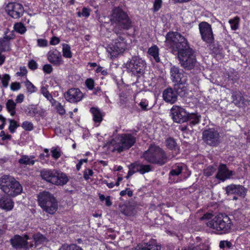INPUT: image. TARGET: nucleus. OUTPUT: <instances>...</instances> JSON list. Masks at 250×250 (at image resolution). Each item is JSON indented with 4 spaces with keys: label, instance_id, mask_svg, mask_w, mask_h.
I'll use <instances>...</instances> for the list:
<instances>
[{
    "label": "nucleus",
    "instance_id": "f257e3e1",
    "mask_svg": "<svg viewBox=\"0 0 250 250\" xmlns=\"http://www.w3.org/2000/svg\"><path fill=\"white\" fill-rule=\"evenodd\" d=\"M166 42L173 51L177 52L179 63L186 70L196 69L199 63L197 61L194 51L190 48L186 38L178 32L168 33Z\"/></svg>",
    "mask_w": 250,
    "mask_h": 250
},
{
    "label": "nucleus",
    "instance_id": "f03ea898",
    "mask_svg": "<svg viewBox=\"0 0 250 250\" xmlns=\"http://www.w3.org/2000/svg\"><path fill=\"white\" fill-rule=\"evenodd\" d=\"M110 21L114 26L113 32L117 35L120 34L114 41L112 47L108 49L111 56L116 57L123 53L126 47V42L123 34H121L123 30H128L132 26L131 21L127 14L119 7L114 8L111 15Z\"/></svg>",
    "mask_w": 250,
    "mask_h": 250
},
{
    "label": "nucleus",
    "instance_id": "7ed1b4c3",
    "mask_svg": "<svg viewBox=\"0 0 250 250\" xmlns=\"http://www.w3.org/2000/svg\"><path fill=\"white\" fill-rule=\"evenodd\" d=\"M211 213H206L201 218L202 220H207V226L219 233H227L231 229V221L230 218L225 214H219L211 219Z\"/></svg>",
    "mask_w": 250,
    "mask_h": 250
},
{
    "label": "nucleus",
    "instance_id": "20e7f679",
    "mask_svg": "<svg viewBox=\"0 0 250 250\" xmlns=\"http://www.w3.org/2000/svg\"><path fill=\"white\" fill-rule=\"evenodd\" d=\"M0 189L7 195L15 197L21 193L22 188L13 177L5 175L0 179Z\"/></svg>",
    "mask_w": 250,
    "mask_h": 250
},
{
    "label": "nucleus",
    "instance_id": "39448f33",
    "mask_svg": "<svg viewBox=\"0 0 250 250\" xmlns=\"http://www.w3.org/2000/svg\"><path fill=\"white\" fill-rule=\"evenodd\" d=\"M39 204L42 210L50 214H54L58 209V202L53 194L44 191L38 195Z\"/></svg>",
    "mask_w": 250,
    "mask_h": 250
},
{
    "label": "nucleus",
    "instance_id": "423d86ee",
    "mask_svg": "<svg viewBox=\"0 0 250 250\" xmlns=\"http://www.w3.org/2000/svg\"><path fill=\"white\" fill-rule=\"evenodd\" d=\"M41 176L42 179L57 185H64L68 181L65 174L54 170L43 169L41 171Z\"/></svg>",
    "mask_w": 250,
    "mask_h": 250
},
{
    "label": "nucleus",
    "instance_id": "0eeeda50",
    "mask_svg": "<svg viewBox=\"0 0 250 250\" xmlns=\"http://www.w3.org/2000/svg\"><path fill=\"white\" fill-rule=\"evenodd\" d=\"M114 142V150L121 152L130 148L135 143L136 138L131 134H125L119 136Z\"/></svg>",
    "mask_w": 250,
    "mask_h": 250
},
{
    "label": "nucleus",
    "instance_id": "6e6552de",
    "mask_svg": "<svg viewBox=\"0 0 250 250\" xmlns=\"http://www.w3.org/2000/svg\"><path fill=\"white\" fill-rule=\"evenodd\" d=\"M202 134L203 140L210 146H216L221 143V136L218 130L214 128L204 130Z\"/></svg>",
    "mask_w": 250,
    "mask_h": 250
},
{
    "label": "nucleus",
    "instance_id": "1a4fd4ad",
    "mask_svg": "<svg viewBox=\"0 0 250 250\" xmlns=\"http://www.w3.org/2000/svg\"><path fill=\"white\" fill-rule=\"evenodd\" d=\"M145 65V62L137 56L133 57L130 61L125 64V67L127 71L132 72L134 74L143 73Z\"/></svg>",
    "mask_w": 250,
    "mask_h": 250
},
{
    "label": "nucleus",
    "instance_id": "9d476101",
    "mask_svg": "<svg viewBox=\"0 0 250 250\" xmlns=\"http://www.w3.org/2000/svg\"><path fill=\"white\" fill-rule=\"evenodd\" d=\"M199 29L203 41L208 43L213 42L214 36L210 24L205 21L201 22L199 24Z\"/></svg>",
    "mask_w": 250,
    "mask_h": 250
},
{
    "label": "nucleus",
    "instance_id": "9b49d317",
    "mask_svg": "<svg viewBox=\"0 0 250 250\" xmlns=\"http://www.w3.org/2000/svg\"><path fill=\"white\" fill-rule=\"evenodd\" d=\"M173 121L175 122L182 123L188 120V114L180 106L173 105L171 109Z\"/></svg>",
    "mask_w": 250,
    "mask_h": 250
},
{
    "label": "nucleus",
    "instance_id": "f8f14e48",
    "mask_svg": "<svg viewBox=\"0 0 250 250\" xmlns=\"http://www.w3.org/2000/svg\"><path fill=\"white\" fill-rule=\"evenodd\" d=\"M8 14L14 19H18L22 16L24 8L21 4L16 2L9 3L6 7Z\"/></svg>",
    "mask_w": 250,
    "mask_h": 250
},
{
    "label": "nucleus",
    "instance_id": "ddd939ff",
    "mask_svg": "<svg viewBox=\"0 0 250 250\" xmlns=\"http://www.w3.org/2000/svg\"><path fill=\"white\" fill-rule=\"evenodd\" d=\"M170 73L172 80L180 84H185L188 81L187 74L178 67L172 66L170 69Z\"/></svg>",
    "mask_w": 250,
    "mask_h": 250
},
{
    "label": "nucleus",
    "instance_id": "4468645a",
    "mask_svg": "<svg viewBox=\"0 0 250 250\" xmlns=\"http://www.w3.org/2000/svg\"><path fill=\"white\" fill-rule=\"evenodd\" d=\"M29 239V237L27 234H24L23 236L16 235L10 239V243L12 247L16 249L23 248L27 250H29L27 241Z\"/></svg>",
    "mask_w": 250,
    "mask_h": 250
},
{
    "label": "nucleus",
    "instance_id": "2eb2a0df",
    "mask_svg": "<svg viewBox=\"0 0 250 250\" xmlns=\"http://www.w3.org/2000/svg\"><path fill=\"white\" fill-rule=\"evenodd\" d=\"M129 169L128 174L131 176L134 173L137 172H139L141 174L148 172L152 170L153 167L150 165H143L135 162L131 164L129 166Z\"/></svg>",
    "mask_w": 250,
    "mask_h": 250
},
{
    "label": "nucleus",
    "instance_id": "dca6fc26",
    "mask_svg": "<svg viewBox=\"0 0 250 250\" xmlns=\"http://www.w3.org/2000/svg\"><path fill=\"white\" fill-rule=\"evenodd\" d=\"M83 97L82 92L78 88H71L65 94L66 100L74 103L80 101Z\"/></svg>",
    "mask_w": 250,
    "mask_h": 250
},
{
    "label": "nucleus",
    "instance_id": "f3484780",
    "mask_svg": "<svg viewBox=\"0 0 250 250\" xmlns=\"http://www.w3.org/2000/svg\"><path fill=\"white\" fill-rule=\"evenodd\" d=\"M232 103L238 106L246 105L249 103L247 96L238 91L232 92Z\"/></svg>",
    "mask_w": 250,
    "mask_h": 250
},
{
    "label": "nucleus",
    "instance_id": "a211bd4d",
    "mask_svg": "<svg viewBox=\"0 0 250 250\" xmlns=\"http://www.w3.org/2000/svg\"><path fill=\"white\" fill-rule=\"evenodd\" d=\"M233 174V171L229 170L225 164H221L219 167L216 178L222 181L229 179Z\"/></svg>",
    "mask_w": 250,
    "mask_h": 250
},
{
    "label": "nucleus",
    "instance_id": "6ab92c4d",
    "mask_svg": "<svg viewBox=\"0 0 250 250\" xmlns=\"http://www.w3.org/2000/svg\"><path fill=\"white\" fill-rule=\"evenodd\" d=\"M142 157L147 162L155 163L156 162V146L155 145H151L148 149L144 153Z\"/></svg>",
    "mask_w": 250,
    "mask_h": 250
},
{
    "label": "nucleus",
    "instance_id": "aec40b11",
    "mask_svg": "<svg viewBox=\"0 0 250 250\" xmlns=\"http://www.w3.org/2000/svg\"><path fill=\"white\" fill-rule=\"evenodd\" d=\"M228 194H236L240 196H244L246 194V190L242 186L231 185L226 188Z\"/></svg>",
    "mask_w": 250,
    "mask_h": 250
},
{
    "label": "nucleus",
    "instance_id": "412c9836",
    "mask_svg": "<svg viewBox=\"0 0 250 250\" xmlns=\"http://www.w3.org/2000/svg\"><path fill=\"white\" fill-rule=\"evenodd\" d=\"M48 61L54 65H59L62 62L61 53L57 50H50L48 53Z\"/></svg>",
    "mask_w": 250,
    "mask_h": 250
},
{
    "label": "nucleus",
    "instance_id": "4be33fe9",
    "mask_svg": "<svg viewBox=\"0 0 250 250\" xmlns=\"http://www.w3.org/2000/svg\"><path fill=\"white\" fill-rule=\"evenodd\" d=\"M14 207V202L8 196L0 194V208L6 210H11Z\"/></svg>",
    "mask_w": 250,
    "mask_h": 250
},
{
    "label": "nucleus",
    "instance_id": "5701e85b",
    "mask_svg": "<svg viewBox=\"0 0 250 250\" xmlns=\"http://www.w3.org/2000/svg\"><path fill=\"white\" fill-rule=\"evenodd\" d=\"M164 100L167 103L173 104L177 100V93L171 88H167L163 93Z\"/></svg>",
    "mask_w": 250,
    "mask_h": 250
},
{
    "label": "nucleus",
    "instance_id": "b1692460",
    "mask_svg": "<svg viewBox=\"0 0 250 250\" xmlns=\"http://www.w3.org/2000/svg\"><path fill=\"white\" fill-rule=\"evenodd\" d=\"M11 39V37L7 35L0 38V53L10 50V41Z\"/></svg>",
    "mask_w": 250,
    "mask_h": 250
},
{
    "label": "nucleus",
    "instance_id": "393cba45",
    "mask_svg": "<svg viewBox=\"0 0 250 250\" xmlns=\"http://www.w3.org/2000/svg\"><path fill=\"white\" fill-rule=\"evenodd\" d=\"M32 238L34 239L35 244H34L32 243H30V248H32L34 246L36 247L38 245H41L44 242L47 241V238L40 232L34 234L32 235Z\"/></svg>",
    "mask_w": 250,
    "mask_h": 250
},
{
    "label": "nucleus",
    "instance_id": "a878e982",
    "mask_svg": "<svg viewBox=\"0 0 250 250\" xmlns=\"http://www.w3.org/2000/svg\"><path fill=\"white\" fill-rule=\"evenodd\" d=\"M167 161V157L165 151L157 146V165H163Z\"/></svg>",
    "mask_w": 250,
    "mask_h": 250
},
{
    "label": "nucleus",
    "instance_id": "bb28decb",
    "mask_svg": "<svg viewBox=\"0 0 250 250\" xmlns=\"http://www.w3.org/2000/svg\"><path fill=\"white\" fill-rule=\"evenodd\" d=\"M34 158L35 157L33 155H22L19 160L18 162L21 165H33L35 164V161L33 160Z\"/></svg>",
    "mask_w": 250,
    "mask_h": 250
},
{
    "label": "nucleus",
    "instance_id": "cd10ccee",
    "mask_svg": "<svg viewBox=\"0 0 250 250\" xmlns=\"http://www.w3.org/2000/svg\"><path fill=\"white\" fill-rule=\"evenodd\" d=\"M184 164L182 163L176 164L173 166L171 170L170 171L169 175L170 176L179 175L183 169Z\"/></svg>",
    "mask_w": 250,
    "mask_h": 250
},
{
    "label": "nucleus",
    "instance_id": "c85d7f7f",
    "mask_svg": "<svg viewBox=\"0 0 250 250\" xmlns=\"http://www.w3.org/2000/svg\"><path fill=\"white\" fill-rule=\"evenodd\" d=\"M90 111L93 114V120L95 122L100 123L103 120V115L100 109L97 107H92Z\"/></svg>",
    "mask_w": 250,
    "mask_h": 250
},
{
    "label": "nucleus",
    "instance_id": "c756f323",
    "mask_svg": "<svg viewBox=\"0 0 250 250\" xmlns=\"http://www.w3.org/2000/svg\"><path fill=\"white\" fill-rule=\"evenodd\" d=\"M16 103L12 99L8 100L6 104V108L12 116H14L16 113Z\"/></svg>",
    "mask_w": 250,
    "mask_h": 250
},
{
    "label": "nucleus",
    "instance_id": "7c9ffc66",
    "mask_svg": "<svg viewBox=\"0 0 250 250\" xmlns=\"http://www.w3.org/2000/svg\"><path fill=\"white\" fill-rule=\"evenodd\" d=\"M166 145L168 148L171 150L175 149L177 143L174 139L172 137H168L165 141Z\"/></svg>",
    "mask_w": 250,
    "mask_h": 250
},
{
    "label": "nucleus",
    "instance_id": "2f4dec72",
    "mask_svg": "<svg viewBox=\"0 0 250 250\" xmlns=\"http://www.w3.org/2000/svg\"><path fill=\"white\" fill-rule=\"evenodd\" d=\"M201 116L197 114H188V120L190 123L196 125L199 123Z\"/></svg>",
    "mask_w": 250,
    "mask_h": 250
},
{
    "label": "nucleus",
    "instance_id": "473e14b6",
    "mask_svg": "<svg viewBox=\"0 0 250 250\" xmlns=\"http://www.w3.org/2000/svg\"><path fill=\"white\" fill-rule=\"evenodd\" d=\"M239 21L240 18L238 17L230 19L229 22L230 24L231 29L233 30H237L239 27Z\"/></svg>",
    "mask_w": 250,
    "mask_h": 250
},
{
    "label": "nucleus",
    "instance_id": "72a5a7b5",
    "mask_svg": "<svg viewBox=\"0 0 250 250\" xmlns=\"http://www.w3.org/2000/svg\"><path fill=\"white\" fill-rule=\"evenodd\" d=\"M62 53L64 57L68 58L72 57L70 46L68 44L65 43L62 44Z\"/></svg>",
    "mask_w": 250,
    "mask_h": 250
},
{
    "label": "nucleus",
    "instance_id": "f704fd0d",
    "mask_svg": "<svg viewBox=\"0 0 250 250\" xmlns=\"http://www.w3.org/2000/svg\"><path fill=\"white\" fill-rule=\"evenodd\" d=\"M14 30L21 34H24L26 31V28L24 24L21 22H18L14 24Z\"/></svg>",
    "mask_w": 250,
    "mask_h": 250
},
{
    "label": "nucleus",
    "instance_id": "c9c22d12",
    "mask_svg": "<svg viewBox=\"0 0 250 250\" xmlns=\"http://www.w3.org/2000/svg\"><path fill=\"white\" fill-rule=\"evenodd\" d=\"M156 246L155 245H152L147 244L143 246L138 245L135 249V250H156Z\"/></svg>",
    "mask_w": 250,
    "mask_h": 250
},
{
    "label": "nucleus",
    "instance_id": "e433bc0d",
    "mask_svg": "<svg viewBox=\"0 0 250 250\" xmlns=\"http://www.w3.org/2000/svg\"><path fill=\"white\" fill-rule=\"evenodd\" d=\"M59 250H82L81 248H80L78 246L71 244L70 245H63Z\"/></svg>",
    "mask_w": 250,
    "mask_h": 250
},
{
    "label": "nucleus",
    "instance_id": "4c0bfd02",
    "mask_svg": "<svg viewBox=\"0 0 250 250\" xmlns=\"http://www.w3.org/2000/svg\"><path fill=\"white\" fill-rule=\"evenodd\" d=\"M25 85L28 92L32 93L36 91V87L28 80L25 82Z\"/></svg>",
    "mask_w": 250,
    "mask_h": 250
},
{
    "label": "nucleus",
    "instance_id": "58836bf2",
    "mask_svg": "<svg viewBox=\"0 0 250 250\" xmlns=\"http://www.w3.org/2000/svg\"><path fill=\"white\" fill-rule=\"evenodd\" d=\"M10 79V76L9 74H5L1 78V83L4 87H7L8 85V82Z\"/></svg>",
    "mask_w": 250,
    "mask_h": 250
},
{
    "label": "nucleus",
    "instance_id": "ea45409f",
    "mask_svg": "<svg viewBox=\"0 0 250 250\" xmlns=\"http://www.w3.org/2000/svg\"><path fill=\"white\" fill-rule=\"evenodd\" d=\"M148 54L153 57L156 61V45H154L150 47L148 50Z\"/></svg>",
    "mask_w": 250,
    "mask_h": 250
},
{
    "label": "nucleus",
    "instance_id": "a19ab883",
    "mask_svg": "<svg viewBox=\"0 0 250 250\" xmlns=\"http://www.w3.org/2000/svg\"><path fill=\"white\" fill-rule=\"evenodd\" d=\"M10 125L9 126V129L11 133H14L15 129L18 126L17 122L13 120H10Z\"/></svg>",
    "mask_w": 250,
    "mask_h": 250
},
{
    "label": "nucleus",
    "instance_id": "79ce46f5",
    "mask_svg": "<svg viewBox=\"0 0 250 250\" xmlns=\"http://www.w3.org/2000/svg\"><path fill=\"white\" fill-rule=\"evenodd\" d=\"M22 127L26 130L30 131L33 129V125L32 123L25 121L22 124Z\"/></svg>",
    "mask_w": 250,
    "mask_h": 250
},
{
    "label": "nucleus",
    "instance_id": "37998d69",
    "mask_svg": "<svg viewBox=\"0 0 250 250\" xmlns=\"http://www.w3.org/2000/svg\"><path fill=\"white\" fill-rule=\"evenodd\" d=\"M231 246V243L228 241H221L219 243V247L222 249L225 248H230Z\"/></svg>",
    "mask_w": 250,
    "mask_h": 250
},
{
    "label": "nucleus",
    "instance_id": "c03bdc74",
    "mask_svg": "<svg viewBox=\"0 0 250 250\" xmlns=\"http://www.w3.org/2000/svg\"><path fill=\"white\" fill-rule=\"evenodd\" d=\"M215 171V168L214 167H209L205 170L204 174L207 176H209L212 175L214 173Z\"/></svg>",
    "mask_w": 250,
    "mask_h": 250
},
{
    "label": "nucleus",
    "instance_id": "a18cd8bd",
    "mask_svg": "<svg viewBox=\"0 0 250 250\" xmlns=\"http://www.w3.org/2000/svg\"><path fill=\"white\" fill-rule=\"evenodd\" d=\"M56 109L57 112L61 115H63L65 113V110L60 103H58L56 105Z\"/></svg>",
    "mask_w": 250,
    "mask_h": 250
},
{
    "label": "nucleus",
    "instance_id": "49530a36",
    "mask_svg": "<svg viewBox=\"0 0 250 250\" xmlns=\"http://www.w3.org/2000/svg\"><path fill=\"white\" fill-rule=\"evenodd\" d=\"M93 172L92 169H87L84 170L83 173V178L85 180H87L89 179V176H92Z\"/></svg>",
    "mask_w": 250,
    "mask_h": 250
},
{
    "label": "nucleus",
    "instance_id": "de8ad7c7",
    "mask_svg": "<svg viewBox=\"0 0 250 250\" xmlns=\"http://www.w3.org/2000/svg\"><path fill=\"white\" fill-rule=\"evenodd\" d=\"M41 91L42 94L47 99L49 98V96H51L52 95L49 93V91L47 89V88L42 86L41 87Z\"/></svg>",
    "mask_w": 250,
    "mask_h": 250
},
{
    "label": "nucleus",
    "instance_id": "09e8293b",
    "mask_svg": "<svg viewBox=\"0 0 250 250\" xmlns=\"http://www.w3.org/2000/svg\"><path fill=\"white\" fill-rule=\"evenodd\" d=\"M85 84L88 88L92 89L94 88V82L92 79H88L85 81Z\"/></svg>",
    "mask_w": 250,
    "mask_h": 250
},
{
    "label": "nucleus",
    "instance_id": "8fccbe9b",
    "mask_svg": "<svg viewBox=\"0 0 250 250\" xmlns=\"http://www.w3.org/2000/svg\"><path fill=\"white\" fill-rule=\"evenodd\" d=\"M21 84L18 82L12 83L10 85V88L12 91H16L21 88Z\"/></svg>",
    "mask_w": 250,
    "mask_h": 250
},
{
    "label": "nucleus",
    "instance_id": "3c124183",
    "mask_svg": "<svg viewBox=\"0 0 250 250\" xmlns=\"http://www.w3.org/2000/svg\"><path fill=\"white\" fill-rule=\"evenodd\" d=\"M20 70V71L17 73V75L19 76H23L27 73V70L25 66L21 67Z\"/></svg>",
    "mask_w": 250,
    "mask_h": 250
},
{
    "label": "nucleus",
    "instance_id": "603ef678",
    "mask_svg": "<svg viewBox=\"0 0 250 250\" xmlns=\"http://www.w3.org/2000/svg\"><path fill=\"white\" fill-rule=\"evenodd\" d=\"M53 68L50 64H45L43 67V70L46 73L50 74L52 71Z\"/></svg>",
    "mask_w": 250,
    "mask_h": 250
},
{
    "label": "nucleus",
    "instance_id": "864d4df0",
    "mask_svg": "<svg viewBox=\"0 0 250 250\" xmlns=\"http://www.w3.org/2000/svg\"><path fill=\"white\" fill-rule=\"evenodd\" d=\"M38 45L41 47H45L47 45V41L46 40L40 39L37 40Z\"/></svg>",
    "mask_w": 250,
    "mask_h": 250
},
{
    "label": "nucleus",
    "instance_id": "5fc2aeb1",
    "mask_svg": "<svg viewBox=\"0 0 250 250\" xmlns=\"http://www.w3.org/2000/svg\"><path fill=\"white\" fill-rule=\"evenodd\" d=\"M28 67L32 70H35L37 68V63L34 60H31L28 63Z\"/></svg>",
    "mask_w": 250,
    "mask_h": 250
},
{
    "label": "nucleus",
    "instance_id": "6e6d98bb",
    "mask_svg": "<svg viewBox=\"0 0 250 250\" xmlns=\"http://www.w3.org/2000/svg\"><path fill=\"white\" fill-rule=\"evenodd\" d=\"M51 152L52 157L55 159H58L61 156L60 152L56 149L52 150Z\"/></svg>",
    "mask_w": 250,
    "mask_h": 250
},
{
    "label": "nucleus",
    "instance_id": "4d7b16f0",
    "mask_svg": "<svg viewBox=\"0 0 250 250\" xmlns=\"http://www.w3.org/2000/svg\"><path fill=\"white\" fill-rule=\"evenodd\" d=\"M130 208L128 207H125V208L124 210H122L121 211L125 215L130 216L131 215L133 212L132 211L130 210Z\"/></svg>",
    "mask_w": 250,
    "mask_h": 250
},
{
    "label": "nucleus",
    "instance_id": "13d9d810",
    "mask_svg": "<svg viewBox=\"0 0 250 250\" xmlns=\"http://www.w3.org/2000/svg\"><path fill=\"white\" fill-rule=\"evenodd\" d=\"M24 96L22 94H20L17 96L16 99V103H21L24 100Z\"/></svg>",
    "mask_w": 250,
    "mask_h": 250
},
{
    "label": "nucleus",
    "instance_id": "bf43d9fd",
    "mask_svg": "<svg viewBox=\"0 0 250 250\" xmlns=\"http://www.w3.org/2000/svg\"><path fill=\"white\" fill-rule=\"evenodd\" d=\"M60 40L58 37H53L50 41V43L51 45H56L58 44L60 42Z\"/></svg>",
    "mask_w": 250,
    "mask_h": 250
},
{
    "label": "nucleus",
    "instance_id": "052dcab7",
    "mask_svg": "<svg viewBox=\"0 0 250 250\" xmlns=\"http://www.w3.org/2000/svg\"><path fill=\"white\" fill-rule=\"evenodd\" d=\"M89 12L90 10L84 7L82 9V15L83 17H88L90 15Z\"/></svg>",
    "mask_w": 250,
    "mask_h": 250
},
{
    "label": "nucleus",
    "instance_id": "680f3d73",
    "mask_svg": "<svg viewBox=\"0 0 250 250\" xmlns=\"http://www.w3.org/2000/svg\"><path fill=\"white\" fill-rule=\"evenodd\" d=\"M96 71L97 72V73H99V72H101V74L103 75H107V72L106 71V70L105 69H104L102 67H101V66H99Z\"/></svg>",
    "mask_w": 250,
    "mask_h": 250
},
{
    "label": "nucleus",
    "instance_id": "e2e57ef3",
    "mask_svg": "<svg viewBox=\"0 0 250 250\" xmlns=\"http://www.w3.org/2000/svg\"><path fill=\"white\" fill-rule=\"evenodd\" d=\"M87 161V159H81L79 162L76 165V168L78 170H79L81 168V166L83 162H86Z\"/></svg>",
    "mask_w": 250,
    "mask_h": 250
},
{
    "label": "nucleus",
    "instance_id": "0e129e2a",
    "mask_svg": "<svg viewBox=\"0 0 250 250\" xmlns=\"http://www.w3.org/2000/svg\"><path fill=\"white\" fill-rule=\"evenodd\" d=\"M140 105L144 110H147V104H146L145 102H141L140 103Z\"/></svg>",
    "mask_w": 250,
    "mask_h": 250
},
{
    "label": "nucleus",
    "instance_id": "69168bd1",
    "mask_svg": "<svg viewBox=\"0 0 250 250\" xmlns=\"http://www.w3.org/2000/svg\"><path fill=\"white\" fill-rule=\"evenodd\" d=\"M104 200L105 201V204L107 206L109 207L112 205L110 196H107Z\"/></svg>",
    "mask_w": 250,
    "mask_h": 250
},
{
    "label": "nucleus",
    "instance_id": "338daca9",
    "mask_svg": "<svg viewBox=\"0 0 250 250\" xmlns=\"http://www.w3.org/2000/svg\"><path fill=\"white\" fill-rule=\"evenodd\" d=\"M38 113V110L36 108H32L29 111L28 114L30 115H35Z\"/></svg>",
    "mask_w": 250,
    "mask_h": 250
},
{
    "label": "nucleus",
    "instance_id": "774afa93",
    "mask_svg": "<svg viewBox=\"0 0 250 250\" xmlns=\"http://www.w3.org/2000/svg\"><path fill=\"white\" fill-rule=\"evenodd\" d=\"M47 100L50 101L52 105H54L57 103V101L53 99L52 96H49V98Z\"/></svg>",
    "mask_w": 250,
    "mask_h": 250
}]
</instances>
